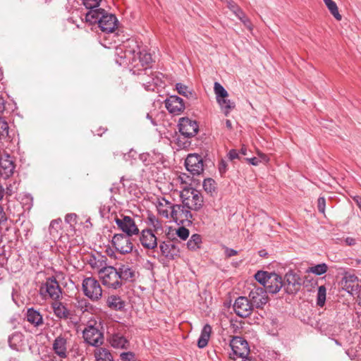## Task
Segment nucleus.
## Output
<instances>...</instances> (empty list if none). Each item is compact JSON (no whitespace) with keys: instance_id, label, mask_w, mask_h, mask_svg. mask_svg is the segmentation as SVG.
<instances>
[{"instance_id":"1","label":"nucleus","mask_w":361,"mask_h":361,"mask_svg":"<svg viewBox=\"0 0 361 361\" xmlns=\"http://www.w3.org/2000/svg\"><path fill=\"white\" fill-rule=\"evenodd\" d=\"M255 278L271 293H278L283 286L281 277L275 273L259 271L255 274Z\"/></svg>"},{"instance_id":"2","label":"nucleus","mask_w":361,"mask_h":361,"mask_svg":"<svg viewBox=\"0 0 361 361\" xmlns=\"http://www.w3.org/2000/svg\"><path fill=\"white\" fill-rule=\"evenodd\" d=\"M186 208L198 211L203 205V196L200 191L193 188H184L180 195Z\"/></svg>"},{"instance_id":"3","label":"nucleus","mask_w":361,"mask_h":361,"mask_svg":"<svg viewBox=\"0 0 361 361\" xmlns=\"http://www.w3.org/2000/svg\"><path fill=\"white\" fill-rule=\"evenodd\" d=\"M39 293L45 300L51 298L57 300L61 297L62 293L56 279L49 278L40 286Z\"/></svg>"},{"instance_id":"4","label":"nucleus","mask_w":361,"mask_h":361,"mask_svg":"<svg viewBox=\"0 0 361 361\" xmlns=\"http://www.w3.org/2000/svg\"><path fill=\"white\" fill-rule=\"evenodd\" d=\"M85 341L89 345L98 347L104 343V334L98 327L94 325H87L82 331Z\"/></svg>"},{"instance_id":"5","label":"nucleus","mask_w":361,"mask_h":361,"mask_svg":"<svg viewBox=\"0 0 361 361\" xmlns=\"http://www.w3.org/2000/svg\"><path fill=\"white\" fill-rule=\"evenodd\" d=\"M84 294L92 300H97L102 295L99 283L94 278L88 277L82 281Z\"/></svg>"},{"instance_id":"6","label":"nucleus","mask_w":361,"mask_h":361,"mask_svg":"<svg viewBox=\"0 0 361 361\" xmlns=\"http://www.w3.org/2000/svg\"><path fill=\"white\" fill-rule=\"evenodd\" d=\"M114 221H116L118 228L128 236L138 234L139 229L136 226L135 221L130 216L121 214L120 216H115Z\"/></svg>"},{"instance_id":"7","label":"nucleus","mask_w":361,"mask_h":361,"mask_svg":"<svg viewBox=\"0 0 361 361\" xmlns=\"http://www.w3.org/2000/svg\"><path fill=\"white\" fill-rule=\"evenodd\" d=\"M126 44L118 45L116 47V50L114 52V61L118 63L119 66H126L128 64V59L126 58V51L131 52V50H128V48L131 47V44L133 45L134 42L133 40H130L128 38H126ZM120 42V39H118ZM121 42L125 43V41L122 39ZM133 54H135V51H132Z\"/></svg>"},{"instance_id":"8","label":"nucleus","mask_w":361,"mask_h":361,"mask_svg":"<svg viewBox=\"0 0 361 361\" xmlns=\"http://www.w3.org/2000/svg\"><path fill=\"white\" fill-rule=\"evenodd\" d=\"M249 298L254 307L261 309L269 301L267 290L262 287H255L249 293Z\"/></svg>"},{"instance_id":"9","label":"nucleus","mask_w":361,"mask_h":361,"mask_svg":"<svg viewBox=\"0 0 361 361\" xmlns=\"http://www.w3.org/2000/svg\"><path fill=\"white\" fill-rule=\"evenodd\" d=\"M253 305L250 300L244 296L238 297L233 305L235 312L240 317L250 316L253 310Z\"/></svg>"},{"instance_id":"10","label":"nucleus","mask_w":361,"mask_h":361,"mask_svg":"<svg viewBox=\"0 0 361 361\" xmlns=\"http://www.w3.org/2000/svg\"><path fill=\"white\" fill-rule=\"evenodd\" d=\"M185 164L187 170L193 175H200L204 171L202 158L197 154H188Z\"/></svg>"},{"instance_id":"11","label":"nucleus","mask_w":361,"mask_h":361,"mask_svg":"<svg viewBox=\"0 0 361 361\" xmlns=\"http://www.w3.org/2000/svg\"><path fill=\"white\" fill-rule=\"evenodd\" d=\"M230 346L233 355L239 357H245L250 353L247 342L240 336H234L230 341Z\"/></svg>"},{"instance_id":"12","label":"nucleus","mask_w":361,"mask_h":361,"mask_svg":"<svg viewBox=\"0 0 361 361\" xmlns=\"http://www.w3.org/2000/svg\"><path fill=\"white\" fill-rule=\"evenodd\" d=\"M185 206L181 204H173L170 213V217L176 222L182 224L185 221H191L192 215L190 209H185Z\"/></svg>"},{"instance_id":"13","label":"nucleus","mask_w":361,"mask_h":361,"mask_svg":"<svg viewBox=\"0 0 361 361\" xmlns=\"http://www.w3.org/2000/svg\"><path fill=\"white\" fill-rule=\"evenodd\" d=\"M178 126L180 133L188 137H194L199 130L197 123L188 118H180Z\"/></svg>"},{"instance_id":"14","label":"nucleus","mask_w":361,"mask_h":361,"mask_svg":"<svg viewBox=\"0 0 361 361\" xmlns=\"http://www.w3.org/2000/svg\"><path fill=\"white\" fill-rule=\"evenodd\" d=\"M283 286L288 293H294L300 288V278L296 273L289 271L285 275Z\"/></svg>"},{"instance_id":"15","label":"nucleus","mask_w":361,"mask_h":361,"mask_svg":"<svg viewBox=\"0 0 361 361\" xmlns=\"http://www.w3.org/2000/svg\"><path fill=\"white\" fill-rule=\"evenodd\" d=\"M127 235L114 233V248L121 254L129 253L133 250V245Z\"/></svg>"},{"instance_id":"16","label":"nucleus","mask_w":361,"mask_h":361,"mask_svg":"<svg viewBox=\"0 0 361 361\" xmlns=\"http://www.w3.org/2000/svg\"><path fill=\"white\" fill-rule=\"evenodd\" d=\"M167 110L173 114H180L185 109V105L181 98L177 96H171L165 101Z\"/></svg>"},{"instance_id":"17","label":"nucleus","mask_w":361,"mask_h":361,"mask_svg":"<svg viewBox=\"0 0 361 361\" xmlns=\"http://www.w3.org/2000/svg\"><path fill=\"white\" fill-rule=\"evenodd\" d=\"M142 245L147 249H154L157 246V238L151 230H143L140 238Z\"/></svg>"},{"instance_id":"18","label":"nucleus","mask_w":361,"mask_h":361,"mask_svg":"<svg viewBox=\"0 0 361 361\" xmlns=\"http://www.w3.org/2000/svg\"><path fill=\"white\" fill-rule=\"evenodd\" d=\"M343 288L350 293L357 291L359 283L358 279L354 274H345L341 281Z\"/></svg>"},{"instance_id":"19","label":"nucleus","mask_w":361,"mask_h":361,"mask_svg":"<svg viewBox=\"0 0 361 361\" xmlns=\"http://www.w3.org/2000/svg\"><path fill=\"white\" fill-rule=\"evenodd\" d=\"M99 27L102 32L111 35L113 33V14H109L105 11V14L102 15L99 19Z\"/></svg>"},{"instance_id":"20","label":"nucleus","mask_w":361,"mask_h":361,"mask_svg":"<svg viewBox=\"0 0 361 361\" xmlns=\"http://www.w3.org/2000/svg\"><path fill=\"white\" fill-rule=\"evenodd\" d=\"M66 344V339L61 336L56 337L54 341L53 350L61 358H65L67 356Z\"/></svg>"},{"instance_id":"21","label":"nucleus","mask_w":361,"mask_h":361,"mask_svg":"<svg viewBox=\"0 0 361 361\" xmlns=\"http://www.w3.org/2000/svg\"><path fill=\"white\" fill-rule=\"evenodd\" d=\"M114 270L116 271V275L121 280V281H126L130 280L134 276L133 272L130 270V268H128V266L122 265L120 268H118V270L116 268H114ZM121 284L122 282H114V289L121 286Z\"/></svg>"},{"instance_id":"22","label":"nucleus","mask_w":361,"mask_h":361,"mask_svg":"<svg viewBox=\"0 0 361 361\" xmlns=\"http://www.w3.org/2000/svg\"><path fill=\"white\" fill-rule=\"evenodd\" d=\"M113 267L109 266L100 269L98 271L99 279L102 281L103 285L108 287L113 286L112 282Z\"/></svg>"},{"instance_id":"23","label":"nucleus","mask_w":361,"mask_h":361,"mask_svg":"<svg viewBox=\"0 0 361 361\" xmlns=\"http://www.w3.org/2000/svg\"><path fill=\"white\" fill-rule=\"evenodd\" d=\"M173 205V204L164 197L159 199L157 204L159 214L166 218H169Z\"/></svg>"},{"instance_id":"24","label":"nucleus","mask_w":361,"mask_h":361,"mask_svg":"<svg viewBox=\"0 0 361 361\" xmlns=\"http://www.w3.org/2000/svg\"><path fill=\"white\" fill-rule=\"evenodd\" d=\"M27 320L35 326H39L43 324V318L39 311L33 308H29L27 311Z\"/></svg>"},{"instance_id":"25","label":"nucleus","mask_w":361,"mask_h":361,"mask_svg":"<svg viewBox=\"0 0 361 361\" xmlns=\"http://www.w3.org/2000/svg\"><path fill=\"white\" fill-rule=\"evenodd\" d=\"M52 308L54 314L59 319H67L69 316V311L68 309L60 302L55 300L52 303Z\"/></svg>"},{"instance_id":"26","label":"nucleus","mask_w":361,"mask_h":361,"mask_svg":"<svg viewBox=\"0 0 361 361\" xmlns=\"http://www.w3.org/2000/svg\"><path fill=\"white\" fill-rule=\"evenodd\" d=\"M105 14V11L102 8H92L86 13L85 20L91 24L99 23L102 15Z\"/></svg>"},{"instance_id":"27","label":"nucleus","mask_w":361,"mask_h":361,"mask_svg":"<svg viewBox=\"0 0 361 361\" xmlns=\"http://www.w3.org/2000/svg\"><path fill=\"white\" fill-rule=\"evenodd\" d=\"M212 333V327L209 324H206L202 331L200 337L197 341V345L200 348L207 346Z\"/></svg>"},{"instance_id":"28","label":"nucleus","mask_w":361,"mask_h":361,"mask_svg":"<svg viewBox=\"0 0 361 361\" xmlns=\"http://www.w3.org/2000/svg\"><path fill=\"white\" fill-rule=\"evenodd\" d=\"M8 343L11 348L18 350L23 345V335L19 332L13 334L8 338Z\"/></svg>"},{"instance_id":"29","label":"nucleus","mask_w":361,"mask_h":361,"mask_svg":"<svg viewBox=\"0 0 361 361\" xmlns=\"http://www.w3.org/2000/svg\"><path fill=\"white\" fill-rule=\"evenodd\" d=\"M202 244V237L199 234H193L187 243V247L190 250H197Z\"/></svg>"},{"instance_id":"30","label":"nucleus","mask_w":361,"mask_h":361,"mask_svg":"<svg viewBox=\"0 0 361 361\" xmlns=\"http://www.w3.org/2000/svg\"><path fill=\"white\" fill-rule=\"evenodd\" d=\"M325 5L329 10L332 16L337 20H341L342 19L341 15L339 13L338 8L336 4L333 0H323Z\"/></svg>"},{"instance_id":"31","label":"nucleus","mask_w":361,"mask_h":361,"mask_svg":"<svg viewBox=\"0 0 361 361\" xmlns=\"http://www.w3.org/2000/svg\"><path fill=\"white\" fill-rule=\"evenodd\" d=\"M217 102L221 106V109L224 110V114L227 116L230 110L235 108V103L228 99L227 97L219 98Z\"/></svg>"},{"instance_id":"32","label":"nucleus","mask_w":361,"mask_h":361,"mask_svg":"<svg viewBox=\"0 0 361 361\" xmlns=\"http://www.w3.org/2000/svg\"><path fill=\"white\" fill-rule=\"evenodd\" d=\"M97 361H112L113 356L111 353L105 348H99L95 354Z\"/></svg>"},{"instance_id":"33","label":"nucleus","mask_w":361,"mask_h":361,"mask_svg":"<svg viewBox=\"0 0 361 361\" xmlns=\"http://www.w3.org/2000/svg\"><path fill=\"white\" fill-rule=\"evenodd\" d=\"M0 166L6 171L7 173H13L15 166L13 161L10 159V157L7 156V159H3L0 157Z\"/></svg>"},{"instance_id":"34","label":"nucleus","mask_w":361,"mask_h":361,"mask_svg":"<svg viewBox=\"0 0 361 361\" xmlns=\"http://www.w3.org/2000/svg\"><path fill=\"white\" fill-rule=\"evenodd\" d=\"M137 54L138 56V59L142 66L149 65L152 62L151 54L146 51H139Z\"/></svg>"},{"instance_id":"35","label":"nucleus","mask_w":361,"mask_h":361,"mask_svg":"<svg viewBox=\"0 0 361 361\" xmlns=\"http://www.w3.org/2000/svg\"><path fill=\"white\" fill-rule=\"evenodd\" d=\"M328 267L325 263L319 264L314 267H311L307 269V272L314 274L316 275H322L327 271Z\"/></svg>"},{"instance_id":"36","label":"nucleus","mask_w":361,"mask_h":361,"mask_svg":"<svg viewBox=\"0 0 361 361\" xmlns=\"http://www.w3.org/2000/svg\"><path fill=\"white\" fill-rule=\"evenodd\" d=\"M214 93L216 96V100L219 98L228 97V94L224 87L219 82H214Z\"/></svg>"},{"instance_id":"37","label":"nucleus","mask_w":361,"mask_h":361,"mask_svg":"<svg viewBox=\"0 0 361 361\" xmlns=\"http://www.w3.org/2000/svg\"><path fill=\"white\" fill-rule=\"evenodd\" d=\"M176 87L178 92L180 94L188 98L193 97L192 92L190 90H189V88L186 85L182 83H177Z\"/></svg>"},{"instance_id":"38","label":"nucleus","mask_w":361,"mask_h":361,"mask_svg":"<svg viewBox=\"0 0 361 361\" xmlns=\"http://www.w3.org/2000/svg\"><path fill=\"white\" fill-rule=\"evenodd\" d=\"M128 345L129 343L124 337L114 335V348H127Z\"/></svg>"},{"instance_id":"39","label":"nucleus","mask_w":361,"mask_h":361,"mask_svg":"<svg viewBox=\"0 0 361 361\" xmlns=\"http://www.w3.org/2000/svg\"><path fill=\"white\" fill-rule=\"evenodd\" d=\"M326 291V288L324 286H321L318 288L317 305L320 307H323L325 304Z\"/></svg>"},{"instance_id":"40","label":"nucleus","mask_w":361,"mask_h":361,"mask_svg":"<svg viewBox=\"0 0 361 361\" xmlns=\"http://www.w3.org/2000/svg\"><path fill=\"white\" fill-rule=\"evenodd\" d=\"M8 124L1 117H0V140L6 138L8 135Z\"/></svg>"},{"instance_id":"41","label":"nucleus","mask_w":361,"mask_h":361,"mask_svg":"<svg viewBox=\"0 0 361 361\" xmlns=\"http://www.w3.org/2000/svg\"><path fill=\"white\" fill-rule=\"evenodd\" d=\"M215 181L212 178H207L203 182V188L204 190L207 193H212L215 191L216 186H215Z\"/></svg>"},{"instance_id":"42","label":"nucleus","mask_w":361,"mask_h":361,"mask_svg":"<svg viewBox=\"0 0 361 361\" xmlns=\"http://www.w3.org/2000/svg\"><path fill=\"white\" fill-rule=\"evenodd\" d=\"M100 42L104 47L110 49L112 44L111 34L109 35L102 32L100 35Z\"/></svg>"},{"instance_id":"43","label":"nucleus","mask_w":361,"mask_h":361,"mask_svg":"<svg viewBox=\"0 0 361 361\" xmlns=\"http://www.w3.org/2000/svg\"><path fill=\"white\" fill-rule=\"evenodd\" d=\"M238 11L240 13H237V16L238 17V18L243 22L244 25L247 29H249L250 30H252V23L250 21V20L245 16V15L244 14V13L243 12V11L240 8H238Z\"/></svg>"},{"instance_id":"44","label":"nucleus","mask_w":361,"mask_h":361,"mask_svg":"<svg viewBox=\"0 0 361 361\" xmlns=\"http://www.w3.org/2000/svg\"><path fill=\"white\" fill-rule=\"evenodd\" d=\"M176 235L182 240H186L189 236V230L185 227H180L176 231Z\"/></svg>"},{"instance_id":"45","label":"nucleus","mask_w":361,"mask_h":361,"mask_svg":"<svg viewBox=\"0 0 361 361\" xmlns=\"http://www.w3.org/2000/svg\"><path fill=\"white\" fill-rule=\"evenodd\" d=\"M84 6L87 9L97 8L101 0H82Z\"/></svg>"},{"instance_id":"46","label":"nucleus","mask_w":361,"mask_h":361,"mask_svg":"<svg viewBox=\"0 0 361 361\" xmlns=\"http://www.w3.org/2000/svg\"><path fill=\"white\" fill-rule=\"evenodd\" d=\"M171 246H173V245L167 244L165 242H163L160 244L159 247H160V250L163 255H164L166 257L169 256Z\"/></svg>"},{"instance_id":"47","label":"nucleus","mask_w":361,"mask_h":361,"mask_svg":"<svg viewBox=\"0 0 361 361\" xmlns=\"http://www.w3.org/2000/svg\"><path fill=\"white\" fill-rule=\"evenodd\" d=\"M77 215L75 214L71 213L66 214L65 217V221L67 224H69L71 226L76 224Z\"/></svg>"},{"instance_id":"48","label":"nucleus","mask_w":361,"mask_h":361,"mask_svg":"<svg viewBox=\"0 0 361 361\" xmlns=\"http://www.w3.org/2000/svg\"><path fill=\"white\" fill-rule=\"evenodd\" d=\"M120 357L123 361H132L135 358V354L132 352L122 353Z\"/></svg>"},{"instance_id":"49","label":"nucleus","mask_w":361,"mask_h":361,"mask_svg":"<svg viewBox=\"0 0 361 361\" xmlns=\"http://www.w3.org/2000/svg\"><path fill=\"white\" fill-rule=\"evenodd\" d=\"M111 208L109 206L105 205L100 208V214L103 218L109 219L112 214L110 213Z\"/></svg>"},{"instance_id":"50","label":"nucleus","mask_w":361,"mask_h":361,"mask_svg":"<svg viewBox=\"0 0 361 361\" xmlns=\"http://www.w3.org/2000/svg\"><path fill=\"white\" fill-rule=\"evenodd\" d=\"M16 191V187L15 186V183L9 184L6 186V188L4 189V195L6 196H11Z\"/></svg>"},{"instance_id":"51","label":"nucleus","mask_w":361,"mask_h":361,"mask_svg":"<svg viewBox=\"0 0 361 361\" xmlns=\"http://www.w3.org/2000/svg\"><path fill=\"white\" fill-rule=\"evenodd\" d=\"M125 302L120 298H116L114 297V310H121L124 307Z\"/></svg>"},{"instance_id":"52","label":"nucleus","mask_w":361,"mask_h":361,"mask_svg":"<svg viewBox=\"0 0 361 361\" xmlns=\"http://www.w3.org/2000/svg\"><path fill=\"white\" fill-rule=\"evenodd\" d=\"M326 200L324 197H319L317 200V207L320 212L324 213L325 209Z\"/></svg>"},{"instance_id":"53","label":"nucleus","mask_w":361,"mask_h":361,"mask_svg":"<svg viewBox=\"0 0 361 361\" xmlns=\"http://www.w3.org/2000/svg\"><path fill=\"white\" fill-rule=\"evenodd\" d=\"M188 178H189V176H188L185 173H183L179 175L176 179V180L180 184H186Z\"/></svg>"},{"instance_id":"54","label":"nucleus","mask_w":361,"mask_h":361,"mask_svg":"<svg viewBox=\"0 0 361 361\" xmlns=\"http://www.w3.org/2000/svg\"><path fill=\"white\" fill-rule=\"evenodd\" d=\"M257 155L259 156V159H260V161L261 162H264V163H268L269 161V158L268 157V156L264 153H262V152L260 151H257Z\"/></svg>"},{"instance_id":"55","label":"nucleus","mask_w":361,"mask_h":361,"mask_svg":"<svg viewBox=\"0 0 361 361\" xmlns=\"http://www.w3.org/2000/svg\"><path fill=\"white\" fill-rule=\"evenodd\" d=\"M114 35H118V32H123V30L120 29V24L117 18L114 16Z\"/></svg>"},{"instance_id":"56","label":"nucleus","mask_w":361,"mask_h":361,"mask_svg":"<svg viewBox=\"0 0 361 361\" xmlns=\"http://www.w3.org/2000/svg\"><path fill=\"white\" fill-rule=\"evenodd\" d=\"M152 226L157 233H158L159 231H163L162 224H161V221H159V220L154 221L153 222Z\"/></svg>"},{"instance_id":"57","label":"nucleus","mask_w":361,"mask_h":361,"mask_svg":"<svg viewBox=\"0 0 361 361\" xmlns=\"http://www.w3.org/2000/svg\"><path fill=\"white\" fill-rule=\"evenodd\" d=\"M7 221V216L4 211V209L0 206V224H3Z\"/></svg>"},{"instance_id":"58","label":"nucleus","mask_w":361,"mask_h":361,"mask_svg":"<svg viewBox=\"0 0 361 361\" xmlns=\"http://www.w3.org/2000/svg\"><path fill=\"white\" fill-rule=\"evenodd\" d=\"M228 157L231 160H233L235 159H238V153L235 149H231L228 152Z\"/></svg>"},{"instance_id":"59","label":"nucleus","mask_w":361,"mask_h":361,"mask_svg":"<svg viewBox=\"0 0 361 361\" xmlns=\"http://www.w3.org/2000/svg\"><path fill=\"white\" fill-rule=\"evenodd\" d=\"M60 222H61L60 219L51 221L49 225V229H56V226H58Z\"/></svg>"},{"instance_id":"60","label":"nucleus","mask_w":361,"mask_h":361,"mask_svg":"<svg viewBox=\"0 0 361 361\" xmlns=\"http://www.w3.org/2000/svg\"><path fill=\"white\" fill-rule=\"evenodd\" d=\"M246 160L248 161L253 166H257L259 165V162H261L259 159L256 157L246 159Z\"/></svg>"},{"instance_id":"61","label":"nucleus","mask_w":361,"mask_h":361,"mask_svg":"<svg viewBox=\"0 0 361 361\" xmlns=\"http://www.w3.org/2000/svg\"><path fill=\"white\" fill-rule=\"evenodd\" d=\"M226 255L227 257H231L237 255V251L233 249L227 248L226 250Z\"/></svg>"},{"instance_id":"62","label":"nucleus","mask_w":361,"mask_h":361,"mask_svg":"<svg viewBox=\"0 0 361 361\" xmlns=\"http://www.w3.org/2000/svg\"><path fill=\"white\" fill-rule=\"evenodd\" d=\"M229 8L231 11L234 12V13L237 16V13H240L238 11V8H239L235 4H229Z\"/></svg>"},{"instance_id":"63","label":"nucleus","mask_w":361,"mask_h":361,"mask_svg":"<svg viewBox=\"0 0 361 361\" xmlns=\"http://www.w3.org/2000/svg\"><path fill=\"white\" fill-rule=\"evenodd\" d=\"M85 306V310L83 311L87 310V302L85 300H81L78 302V307H81L82 310Z\"/></svg>"},{"instance_id":"64","label":"nucleus","mask_w":361,"mask_h":361,"mask_svg":"<svg viewBox=\"0 0 361 361\" xmlns=\"http://www.w3.org/2000/svg\"><path fill=\"white\" fill-rule=\"evenodd\" d=\"M5 110V101L3 97H0V114Z\"/></svg>"}]
</instances>
